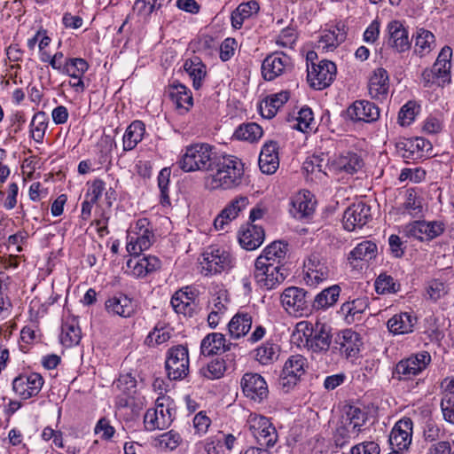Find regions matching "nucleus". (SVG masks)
Segmentation results:
<instances>
[{
    "instance_id": "nucleus-1",
    "label": "nucleus",
    "mask_w": 454,
    "mask_h": 454,
    "mask_svg": "<svg viewBox=\"0 0 454 454\" xmlns=\"http://www.w3.org/2000/svg\"><path fill=\"white\" fill-rule=\"evenodd\" d=\"M244 177V163L234 155L217 157L213 170L205 177V185L209 190H230L241 184Z\"/></svg>"
},
{
    "instance_id": "nucleus-2",
    "label": "nucleus",
    "mask_w": 454,
    "mask_h": 454,
    "mask_svg": "<svg viewBox=\"0 0 454 454\" xmlns=\"http://www.w3.org/2000/svg\"><path fill=\"white\" fill-rule=\"evenodd\" d=\"M216 156L208 144H194L187 146L177 164L184 172L213 170Z\"/></svg>"
},
{
    "instance_id": "nucleus-3",
    "label": "nucleus",
    "mask_w": 454,
    "mask_h": 454,
    "mask_svg": "<svg viewBox=\"0 0 454 454\" xmlns=\"http://www.w3.org/2000/svg\"><path fill=\"white\" fill-rule=\"evenodd\" d=\"M200 263L204 276H213L231 270L235 265V257L228 248L213 245L203 252Z\"/></svg>"
},
{
    "instance_id": "nucleus-4",
    "label": "nucleus",
    "mask_w": 454,
    "mask_h": 454,
    "mask_svg": "<svg viewBox=\"0 0 454 454\" xmlns=\"http://www.w3.org/2000/svg\"><path fill=\"white\" fill-rule=\"evenodd\" d=\"M317 58L315 51L307 53L308 82L315 90H323L329 87L334 81L337 74L336 65L326 59L317 64L314 60Z\"/></svg>"
},
{
    "instance_id": "nucleus-5",
    "label": "nucleus",
    "mask_w": 454,
    "mask_h": 454,
    "mask_svg": "<svg viewBox=\"0 0 454 454\" xmlns=\"http://www.w3.org/2000/svg\"><path fill=\"white\" fill-rule=\"evenodd\" d=\"M176 416L173 400L169 396H160L156 399L155 407L147 410L144 417L146 430H163L168 427Z\"/></svg>"
},
{
    "instance_id": "nucleus-6",
    "label": "nucleus",
    "mask_w": 454,
    "mask_h": 454,
    "mask_svg": "<svg viewBox=\"0 0 454 454\" xmlns=\"http://www.w3.org/2000/svg\"><path fill=\"white\" fill-rule=\"evenodd\" d=\"M359 408L350 407L346 417H342L333 432V441L336 446L342 448L352 440L358 437L363 431L364 419Z\"/></svg>"
},
{
    "instance_id": "nucleus-7",
    "label": "nucleus",
    "mask_w": 454,
    "mask_h": 454,
    "mask_svg": "<svg viewBox=\"0 0 454 454\" xmlns=\"http://www.w3.org/2000/svg\"><path fill=\"white\" fill-rule=\"evenodd\" d=\"M153 224L147 218H140L131 225L127 236V251L131 255H140L151 247L154 242Z\"/></svg>"
},
{
    "instance_id": "nucleus-8",
    "label": "nucleus",
    "mask_w": 454,
    "mask_h": 454,
    "mask_svg": "<svg viewBox=\"0 0 454 454\" xmlns=\"http://www.w3.org/2000/svg\"><path fill=\"white\" fill-rule=\"evenodd\" d=\"M309 363L305 356L296 354L290 356L285 362L278 379L280 389L288 393L293 390L305 376Z\"/></svg>"
},
{
    "instance_id": "nucleus-9",
    "label": "nucleus",
    "mask_w": 454,
    "mask_h": 454,
    "mask_svg": "<svg viewBox=\"0 0 454 454\" xmlns=\"http://www.w3.org/2000/svg\"><path fill=\"white\" fill-rule=\"evenodd\" d=\"M248 429L262 447H273L278 441V432L270 419L259 414L252 413L247 419Z\"/></svg>"
},
{
    "instance_id": "nucleus-10",
    "label": "nucleus",
    "mask_w": 454,
    "mask_h": 454,
    "mask_svg": "<svg viewBox=\"0 0 454 454\" xmlns=\"http://www.w3.org/2000/svg\"><path fill=\"white\" fill-rule=\"evenodd\" d=\"M286 276L287 271L283 264H262V260H255L254 278L260 287L273 289L280 285Z\"/></svg>"
},
{
    "instance_id": "nucleus-11",
    "label": "nucleus",
    "mask_w": 454,
    "mask_h": 454,
    "mask_svg": "<svg viewBox=\"0 0 454 454\" xmlns=\"http://www.w3.org/2000/svg\"><path fill=\"white\" fill-rule=\"evenodd\" d=\"M165 368L168 377L171 380L185 378L189 372L188 348L184 345L171 348L168 352Z\"/></svg>"
},
{
    "instance_id": "nucleus-12",
    "label": "nucleus",
    "mask_w": 454,
    "mask_h": 454,
    "mask_svg": "<svg viewBox=\"0 0 454 454\" xmlns=\"http://www.w3.org/2000/svg\"><path fill=\"white\" fill-rule=\"evenodd\" d=\"M430 362L431 356L427 351L402 359L395 367L393 378L398 380H411L425 370Z\"/></svg>"
},
{
    "instance_id": "nucleus-13",
    "label": "nucleus",
    "mask_w": 454,
    "mask_h": 454,
    "mask_svg": "<svg viewBox=\"0 0 454 454\" xmlns=\"http://www.w3.org/2000/svg\"><path fill=\"white\" fill-rule=\"evenodd\" d=\"M398 154L409 160H419L429 157L432 145L423 137L401 138L395 144Z\"/></svg>"
},
{
    "instance_id": "nucleus-14",
    "label": "nucleus",
    "mask_w": 454,
    "mask_h": 454,
    "mask_svg": "<svg viewBox=\"0 0 454 454\" xmlns=\"http://www.w3.org/2000/svg\"><path fill=\"white\" fill-rule=\"evenodd\" d=\"M281 303L285 309L295 317L308 316L311 313L307 292L299 287L291 286L281 294Z\"/></svg>"
},
{
    "instance_id": "nucleus-15",
    "label": "nucleus",
    "mask_w": 454,
    "mask_h": 454,
    "mask_svg": "<svg viewBox=\"0 0 454 454\" xmlns=\"http://www.w3.org/2000/svg\"><path fill=\"white\" fill-rule=\"evenodd\" d=\"M240 386L244 395L256 403H263L269 396L268 384L258 373H245L240 380Z\"/></svg>"
},
{
    "instance_id": "nucleus-16",
    "label": "nucleus",
    "mask_w": 454,
    "mask_h": 454,
    "mask_svg": "<svg viewBox=\"0 0 454 454\" xmlns=\"http://www.w3.org/2000/svg\"><path fill=\"white\" fill-rule=\"evenodd\" d=\"M44 380L40 373L30 372L20 374L12 381V390L22 399L35 396L41 391Z\"/></svg>"
},
{
    "instance_id": "nucleus-17",
    "label": "nucleus",
    "mask_w": 454,
    "mask_h": 454,
    "mask_svg": "<svg viewBox=\"0 0 454 454\" xmlns=\"http://www.w3.org/2000/svg\"><path fill=\"white\" fill-rule=\"evenodd\" d=\"M197 297L198 292L195 289L185 286L175 292L170 304L176 313L192 317L198 308Z\"/></svg>"
},
{
    "instance_id": "nucleus-18",
    "label": "nucleus",
    "mask_w": 454,
    "mask_h": 454,
    "mask_svg": "<svg viewBox=\"0 0 454 454\" xmlns=\"http://www.w3.org/2000/svg\"><path fill=\"white\" fill-rule=\"evenodd\" d=\"M362 159L353 152H345L328 160L326 168L333 174L353 175L362 167Z\"/></svg>"
},
{
    "instance_id": "nucleus-19",
    "label": "nucleus",
    "mask_w": 454,
    "mask_h": 454,
    "mask_svg": "<svg viewBox=\"0 0 454 454\" xmlns=\"http://www.w3.org/2000/svg\"><path fill=\"white\" fill-rule=\"evenodd\" d=\"M305 281L309 286H317L331 276V269L325 260L317 254H312L304 262Z\"/></svg>"
},
{
    "instance_id": "nucleus-20",
    "label": "nucleus",
    "mask_w": 454,
    "mask_h": 454,
    "mask_svg": "<svg viewBox=\"0 0 454 454\" xmlns=\"http://www.w3.org/2000/svg\"><path fill=\"white\" fill-rule=\"evenodd\" d=\"M371 207L364 202L354 203L343 214L342 223L348 231L361 229L370 220Z\"/></svg>"
},
{
    "instance_id": "nucleus-21",
    "label": "nucleus",
    "mask_w": 454,
    "mask_h": 454,
    "mask_svg": "<svg viewBox=\"0 0 454 454\" xmlns=\"http://www.w3.org/2000/svg\"><path fill=\"white\" fill-rule=\"evenodd\" d=\"M291 67L290 58L283 53L268 55L262 63V75L266 81H272L282 75Z\"/></svg>"
},
{
    "instance_id": "nucleus-22",
    "label": "nucleus",
    "mask_w": 454,
    "mask_h": 454,
    "mask_svg": "<svg viewBox=\"0 0 454 454\" xmlns=\"http://www.w3.org/2000/svg\"><path fill=\"white\" fill-rule=\"evenodd\" d=\"M348 118L354 122H374L380 118V109L368 100H356L347 109Z\"/></svg>"
},
{
    "instance_id": "nucleus-23",
    "label": "nucleus",
    "mask_w": 454,
    "mask_h": 454,
    "mask_svg": "<svg viewBox=\"0 0 454 454\" xmlns=\"http://www.w3.org/2000/svg\"><path fill=\"white\" fill-rule=\"evenodd\" d=\"M387 43L398 52H404L411 47L409 33L400 20H392L387 26Z\"/></svg>"
},
{
    "instance_id": "nucleus-24",
    "label": "nucleus",
    "mask_w": 454,
    "mask_h": 454,
    "mask_svg": "<svg viewBox=\"0 0 454 454\" xmlns=\"http://www.w3.org/2000/svg\"><path fill=\"white\" fill-rule=\"evenodd\" d=\"M413 423L410 418H403L394 426L389 442L393 448L399 450H406L411 443Z\"/></svg>"
},
{
    "instance_id": "nucleus-25",
    "label": "nucleus",
    "mask_w": 454,
    "mask_h": 454,
    "mask_svg": "<svg viewBox=\"0 0 454 454\" xmlns=\"http://www.w3.org/2000/svg\"><path fill=\"white\" fill-rule=\"evenodd\" d=\"M291 205V215L299 220L310 219L316 209V200L309 191L297 193Z\"/></svg>"
},
{
    "instance_id": "nucleus-26",
    "label": "nucleus",
    "mask_w": 454,
    "mask_h": 454,
    "mask_svg": "<svg viewBox=\"0 0 454 454\" xmlns=\"http://www.w3.org/2000/svg\"><path fill=\"white\" fill-rule=\"evenodd\" d=\"M259 167L262 173L274 174L279 167L278 145L275 141L266 142L259 155Z\"/></svg>"
},
{
    "instance_id": "nucleus-27",
    "label": "nucleus",
    "mask_w": 454,
    "mask_h": 454,
    "mask_svg": "<svg viewBox=\"0 0 454 454\" xmlns=\"http://www.w3.org/2000/svg\"><path fill=\"white\" fill-rule=\"evenodd\" d=\"M369 94L372 98L384 99L389 90V77L386 69L378 67L373 70L369 79Z\"/></svg>"
},
{
    "instance_id": "nucleus-28",
    "label": "nucleus",
    "mask_w": 454,
    "mask_h": 454,
    "mask_svg": "<svg viewBox=\"0 0 454 454\" xmlns=\"http://www.w3.org/2000/svg\"><path fill=\"white\" fill-rule=\"evenodd\" d=\"M422 198L414 188L405 190L403 196V202L397 207L399 214L411 217H419L423 212Z\"/></svg>"
},
{
    "instance_id": "nucleus-29",
    "label": "nucleus",
    "mask_w": 454,
    "mask_h": 454,
    "mask_svg": "<svg viewBox=\"0 0 454 454\" xmlns=\"http://www.w3.org/2000/svg\"><path fill=\"white\" fill-rule=\"evenodd\" d=\"M264 240V230L258 225L250 224L242 228L239 233V242L246 250H255Z\"/></svg>"
},
{
    "instance_id": "nucleus-30",
    "label": "nucleus",
    "mask_w": 454,
    "mask_h": 454,
    "mask_svg": "<svg viewBox=\"0 0 454 454\" xmlns=\"http://www.w3.org/2000/svg\"><path fill=\"white\" fill-rule=\"evenodd\" d=\"M168 94L176 108L186 113L193 105L191 90L181 83H173L168 86Z\"/></svg>"
},
{
    "instance_id": "nucleus-31",
    "label": "nucleus",
    "mask_w": 454,
    "mask_h": 454,
    "mask_svg": "<svg viewBox=\"0 0 454 454\" xmlns=\"http://www.w3.org/2000/svg\"><path fill=\"white\" fill-rule=\"evenodd\" d=\"M287 251V243L273 241L262 250V254L256 258V260H262V264H283V262L286 257Z\"/></svg>"
},
{
    "instance_id": "nucleus-32",
    "label": "nucleus",
    "mask_w": 454,
    "mask_h": 454,
    "mask_svg": "<svg viewBox=\"0 0 454 454\" xmlns=\"http://www.w3.org/2000/svg\"><path fill=\"white\" fill-rule=\"evenodd\" d=\"M288 99L289 92L286 90L268 96L259 106L262 116L267 119L273 118Z\"/></svg>"
},
{
    "instance_id": "nucleus-33",
    "label": "nucleus",
    "mask_w": 454,
    "mask_h": 454,
    "mask_svg": "<svg viewBox=\"0 0 454 454\" xmlns=\"http://www.w3.org/2000/svg\"><path fill=\"white\" fill-rule=\"evenodd\" d=\"M106 309L108 313L122 317H129L134 312L132 301L123 294L110 297L106 301Z\"/></svg>"
},
{
    "instance_id": "nucleus-34",
    "label": "nucleus",
    "mask_w": 454,
    "mask_h": 454,
    "mask_svg": "<svg viewBox=\"0 0 454 454\" xmlns=\"http://www.w3.org/2000/svg\"><path fill=\"white\" fill-rule=\"evenodd\" d=\"M145 133V125L141 121H132L125 130L122 137L123 151L133 150L142 141Z\"/></svg>"
},
{
    "instance_id": "nucleus-35",
    "label": "nucleus",
    "mask_w": 454,
    "mask_h": 454,
    "mask_svg": "<svg viewBox=\"0 0 454 454\" xmlns=\"http://www.w3.org/2000/svg\"><path fill=\"white\" fill-rule=\"evenodd\" d=\"M417 319L411 314L401 312L387 321V328L394 334H405L413 331Z\"/></svg>"
},
{
    "instance_id": "nucleus-36",
    "label": "nucleus",
    "mask_w": 454,
    "mask_h": 454,
    "mask_svg": "<svg viewBox=\"0 0 454 454\" xmlns=\"http://www.w3.org/2000/svg\"><path fill=\"white\" fill-rule=\"evenodd\" d=\"M184 69L192 80L195 90L201 88L207 75L206 65L198 57L185 60Z\"/></svg>"
},
{
    "instance_id": "nucleus-37",
    "label": "nucleus",
    "mask_w": 454,
    "mask_h": 454,
    "mask_svg": "<svg viewBox=\"0 0 454 454\" xmlns=\"http://www.w3.org/2000/svg\"><path fill=\"white\" fill-rule=\"evenodd\" d=\"M259 9V4L254 0L240 4L231 13L232 27L239 29L246 20L257 14Z\"/></svg>"
},
{
    "instance_id": "nucleus-38",
    "label": "nucleus",
    "mask_w": 454,
    "mask_h": 454,
    "mask_svg": "<svg viewBox=\"0 0 454 454\" xmlns=\"http://www.w3.org/2000/svg\"><path fill=\"white\" fill-rule=\"evenodd\" d=\"M252 326V317L248 313H237L229 322L228 330L231 338L246 336Z\"/></svg>"
},
{
    "instance_id": "nucleus-39",
    "label": "nucleus",
    "mask_w": 454,
    "mask_h": 454,
    "mask_svg": "<svg viewBox=\"0 0 454 454\" xmlns=\"http://www.w3.org/2000/svg\"><path fill=\"white\" fill-rule=\"evenodd\" d=\"M168 0H135L133 12L140 20L148 21L153 13L160 10Z\"/></svg>"
},
{
    "instance_id": "nucleus-40",
    "label": "nucleus",
    "mask_w": 454,
    "mask_h": 454,
    "mask_svg": "<svg viewBox=\"0 0 454 454\" xmlns=\"http://www.w3.org/2000/svg\"><path fill=\"white\" fill-rule=\"evenodd\" d=\"M49 126V117L43 111L36 112L29 124L30 137L37 144H43Z\"/></svg>"
},
{
    "instance_id": "nucleus-41",
    "label": "nucleus",
    "mask_w": 454,
    "mask_h": 454,
    "mask_svg": "<svg viewBox=\"0 0 454 454\" xmlns=\"http://www.w3.org/2000/svg\"><path fill=\"white\" fill-rule=\"evenodd\" d=\"M340 287L338 285H333L327 287L317 294L313 301L312 307L315 309H327L333 306L340 296Z\"/></svg>"
},
{
    "instance_id": "nucleus-42",
    "label": "nucleus",
    "mask_w": 454,
    "mask_h": 454,
    "mask_svg": "<svg viewBox=\"0 0 454 454\" xmlns=\"http://www.w3.org/2000/svg\"><path fill=\"white\" fill-rule=\"evenodd\" d=\"M367 307L368 302L366 298H357L352 301L343 303L340 307V313L345 317L347 323L352 324L358 319L360 314H362Z\"/></svg>"
},
{
    "instance_id": "nucleus-43",
    "label": "nucleus",
    "mask_w": 454,
    "mask_h": 454,
    "mask_svg": "<svg viewBox=\"0 0 454 454\" xmlns=\"http://www.w3.org/2000/svg\"><path fill=\"white\" fill-rule=\"evenodd\" d=\"M451 48L444 46L440 51L437 59L432 67L434 74L438 78H442L443 82L449 79V74L451 67Z\"/></svg>"
},
{
    "instance_id": "nucleus-44",
    "label": "nucleus",
    "mask_w": 454,
    "mask_h": 454,
    "mask_svg": "<svg viewBox=\"0 0 454 454\" xmlns=\"http://www.w3.org/2000/svg\"><path fill=\"white\" fill-rule=\"evenodd\" d=\"M376 254L377 245L371 240H364L350 251L348 260L369 262L375 258Z\"/></svg>"
},
{
    "instance_id": "nucleus-45",
    "label": "nucleus",
    "mask_w": 454,
    "mask_h": 454,
    "mask_svg": "<svg viewBox=\"0 0 454 454\" xmlns=\"http://www.w3.org/2000/svg\"><path fill=\"white\" fill-rule=\"evenodd\" d=\"M255 359L262 365L274 363L279 356L280 348L272 342H264L255 350Z\"/></svg>"
},
{
    "instance_id": "nucleus-46",
    "label": "nucleus",
    "mask_w": 454,
    "mask_h": 454,
    "mask_svg": "<svg viewBox=\"0 0 454 454\" xmlns=\"http://www.w3.org/2000/svg\"><path fill=\"white\" fill-rule=\"evenodd\" d=\"M89 69L88 62L82 58H68L65 59V65L60 74L68 75L71 79L83 76Z\"/></svg>"
},
{
    "instance_id": "nucleus-47",
    "label": "nucleus",
    "mask_w": 454,
    "mask_h": 454,
    "mask_svg": "<svg viewBox=\"0 0 454 454\" xmlns=\"http://www.w3.org/2000/svg\"><path fill=\"white\" fill-rule=\"evenodd\" d=\"M435 39L432 32L419 28L415 38V51L420 56L429 53L434 46Z\"/></svg>"
},
{
    "instance_id": "nucleus-48",
    "label": "nucleus",
    "mask_w": 454,
    "mask_h": 454,
    "mask_svg": "<svg viewBox=\"0 0 454 454\" xmlns=\"http://www.w3.org/2000/svg\"><path fill=\"white\" fill-rule=\"evenodd\" d=\"M263 134L261 126L254 122H249L239 126L233 137L238 140L254 142L262 137Z\"/></svg>"
},
{
    "instance_id": "nucleus-49",
    "label": "nucleus",
    "mask_w": 454,
    "mask_h": 454,
    "mask_svg": "<svg viewBox=\"0 0 454 454\" xmlns=\"http://www.w3.org/2000/svg\"><path fill=\"white\" fill-rule=\"evenodd\" d=\"M302 169L307 175H315L318 178L321 175H327L324 170V159L319 155L309 156L303 162Z\"/></svg>"
},
{
    "instance_id": "nucleus-50",
    "label": "nucleus",
    "mask_w": 454,
    "mask_h": 454,
    "mask_svg": "<svg viewBox=\"0 0 454 454\" xmlns=\"http://www.w3.org/2000/svg\"><path fill=\"white\" fill-rule=\"evenodd\" d=\"M181 441L182 438L179 434L171 430L156 438L155 445L164 450H173L179 446Z\"/></svg>"
},
{
    "instance_id": "nucleus-51",
    "label": "nucleus",
    "mask_w": 454,
    "mask_h": 454,
    "mask_svg": "<svg viewBox=\"0 0 454 454\" xmlns=\"http://www.w3.org/2000/svg\"><path fill=\"white\" fill-rule=\"evenodd\" d=\"M225 372V363L223 359L215 358L207 364L206 367L200 369L202 376L208 380L220 379Z\"/></svg>"
},
{
    "instance_id": "nucleus-52",
    "label": "nucleus",
    "mask_w": 454,
    "mask_h": 454,
    "mask_svg": "<svg viewBox=\"0 0 454 454\" xmlns=\"http://www.w3.org/2000/svg\"><path fill=\"white\" fill-rule=\"evenodd\" d=\"M115 387L124 395L133 396L137 392V380L130 373L120 375L114 382Z\"/></svg>"
},
{
    "instance_id": "nucleus-53",
    "label": "nucleus",
    "mask_w": 454,
    "mask_h": 454,
    "mask_svg": "<svg viewBox=\"0 0 454 454\" xmlns=\"http://www.w3.org/2000/svg\"><path fill=\"white\" fill-rule=\"evenodd\" d=\"M249 204L247 196H239L233 199L221 212L231 217V220L236 219L239 213L242 212Z\"/></svg>"
},
{
    "instance_id": "nucleus-54",
    "label": "nucleus",
    "mask_w": 454,
    "mask_h": 454,
    "mask_svg": "<svg viewBox=\"0 0 454 454\" xmlns=\"http://www.w3.org/2000/svg\"><path fill=\"white\" fill-rule=\"evenodd\" d=\"M341 41L342 38L339 39V35L334 31H325L317 42V49L325 52L332 51L338 47Z\"/></svg>"
},
{
    "instance_id": "nucleus-55",
    "label": "nucleus",
    "mask_w": 454,
    "mask_h": 454,
    "mask_svg": "<svg viewBox=\"0 0 454 454\" xmlns=\"http://www.w3.org/2000/svg\"><path fill=\"white\" fill-rule=\"evenodd\" d=\"M314 325L308 321L296 324L292 333V340H313Z\"/></svg>"
},
{
    "instance_id": "nucleus-56",
    "label": "nucleus",
    "mask_w": 454,
    "mask_h": 454,
    "mask_svg": "<svg viewBox=\"0 0 454 454\" xmlns=\"http://www.w3.org/2000/svg\"><path fill=\"white\" fill-rule=\"evenodd\" d=\"M231 342H201L200 352L204 356H221L230 350Z\"/></svg>"
},
{
    "instance_id": "nucleus-57",
    "label": "nucleus",
    "mask_w": 454,
    "mask_h": 454,
    "mask_svg": "<svg viewBox=\"0 0 454 454\" xmlns=\"http://www.w3.org/2000/svg\"><path fill=\"white\" fill-rule=\"evenodd\" d=\"M428 298L434 301L448 294V286L439 279L430 280L426 287Z\"/></svg>"
},
{
    "instance_id": "nucleus-58",
    "label": "nucleus",
    "mask_w": 454,
    "mask_h": 454,
    "mask_svg": "<svg viewBox=\"0 0 454 454\" xmlns=\"http://www.w3.org/2000/svg\"><path fill=\"white\" fill-rule=\"evenodd\" d=\"M418 108L419 106L415 102H407L404 106H402L398 114V122L402 126L410 125L414 121L418 114Z\"/></svg>"
},
{
    "instance_id": "nucleus-59",
    "label": "nucleus",
    "mask_w": 454,
    "mask_h": 454,
    "mask_svg": "<svg viewBox=\"0 0 454 454\" xmlns=\"http://www.w3.org/2000/svg\"><path fill=\"white\" fill-rule=\"evenodd\" d=\"M297 123L295 128L301 131V132H307L309 129H312V123L314 121L313 113L310 108L309 107H303L301 108L299 113L298 116L296 118Z\"/></svg>"
},
{
    "instance_id": "nucleus-60",
    "label": "nucleus",
    "mask_w": 454,
    "mask_h": 454,
    "mask_svg": "<svg viewBox=\"0 0 454 454\" xmlns=\"http://www.w3.org/2000/svg\"><path fill=\"white\" fill-rule=\"evenodd\" d=\"M375 289L378 294L395 293V282L394 278L387 274H380L375 281Z\"/></svg>"
},
{
    "instance_id": "nucleus-61",
    "label": "nucleus",
    "mask_w": 454,
    "mask_h": 454,
    "mask_svg": "<svg viewBox=\"0 0 454 454\" xmlns=\"http://www.w3.org/2000/svg\"><path fill=\"white\" fill-rule=\"evenodd\" d=\"M441 409L446 421L454 424V394L443 395L441 401Z\"/></svg>"
},
{
    "instance_id": "nucleus-62",
    "label": "nucleus",
    "mask_w": 454,
    "mask_h": 454,
    "mask_svg": "<svg viewBox=\"0 0 454 454\" xmlns=\"http://www.w3.org/2000/svg\"><path fill=\"white\" fill-rule=\"evenodd\" d=\"M297 40V33L293 27L284 28L276 38V43L284 48H292Z\"/></svg>"
},
{
    "instance_id": "nucleus-63",
    "label": "nucleus",
    "mask_w": 454,
    "mask_h": 454,
    "mask_svg": "<svg viewBox=\"0 0 454 454\" xmlns=\"http://www.w3.org/2000/svg\"><path fill=\"white\" fill-rule=\"evenodd\" d=\"M425 237L427 239H434L442 235L446 228V224L442 221H424Z\"/></svg>"
},
{
    "instance_id": "nucleus-64",
    "label": "nucleus",
    "mask_w": 454,
    "mask_h": 454,
    "mask_svg": "<svg viewBox=\"0 0 454 454\" xmlns=\"http://www.w3.org/2000/svg\"><path fill=\"white\" fill-rule=\"evenodd\" d=\"M380 449L375 442H364L353 446L350 454H380Z\"/></svg>"
}]
</instances>
